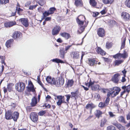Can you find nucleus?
Returning <instances> with one entry per match:
<instances>
[{"mask_svg":"<svg viewBox=\"0 0 130 130\" xmlns=\"http://www.w3.org/2000/svg\"><path fill=\"white\" fill-rule=\"evenodd\" d=\"M38 83L44 89H45V88L44 87L43 84H42V82L40 81L39 78H38Z\"/></svg>","mask_w":130,"mask_h":130,"instance_id":"49","label":"nucleus"},{"mask_svg":"<svg viewBox=\"0 0 130 130\" xmlns=\"http://www.w3.org/2000/svg\"><path fill=\"white\" fill-rule=\"evenodd\" d=\"M90 4L93 6H95L96 4L95 0H90Z\"/></svg>","mask_w":130,"mask_h":130,"instance_id":"38","label":"nucleus"},{"mask_svg":"<svg viewBox=\"0 0 130 130\" xmlns=\"http://www.w3.org/2000/svg\"><path fill=\"white\" fill-rule=\"evenodd\" d=\"M27 90L29 92L32 91L33 92H35V89H34V86L32 82L30 81H28V85L27 87Z\"/></svg>","mask_w":130,"mask_h":130,"instance_id":"7","label":"nucleus"},{"mask_svg":"<svg viewBox=\"0 0 130 130\" xmlns=\"http://www.w3.org/2000/svg\"><path fill=\"white\" fill-rule=\"evenodd\" d=\"M94 82H92L90 80V82H89L88 87H91V88L92 86H93L94 85Z\"/></svg>","mask_w":130,"mask_h":130,"instance_id":"55","label":"nucleus"},{"mask_svg":"<svg viewBox=\"0 0 130 130\" xmlns=\"http://www.w3.org/2000/svg\"><path fill=\"white\" fill-rule=\"evenodd\" d=\"M60 50L61 53L62 54V55L61 56V57L62 58H64V55L65 54V52H63V53L62 52H61V50Z\"/></svg>","mask_w":130,"mask_h":130,"instance_id":"61","label":"nucleus"},{"mask_svg":"<svg viewBox=\"0 0 130 130\" xmlns=\"http://www.w3.org/2000/svg\"><path fill=\"white\" fill-rule=\"evenodd\" d=\"M19 21L21 22L23 24H28V20L26 18H21L19 19Z\"/></svg>","mask_w":130,"mask_h":130,"instance_id":"23","label":"nucleus"},{"mask_svg":"<svg viewBox=\"0 0 130 130\" xmlns=\"http://www.w3.org/2000/svg\"><path fill=\"white\" fill-rule=\"evenodd\" d=\"M112 46V44L111 43L109 42L107 43L106 45V47L108 49L110 48Z\"/></svg>","mask_w":130,"mask_h":130,"instance_id":"39","label":"nucleus"},{"mask_svg":"<svg viewBox=\"0 0 130 130\" xmlns=\"http://www.w3.org/2000/svg\"><path fill=\"white\" fill-rule=\"evenodd\" d=\"M46 113V112L45 111H41L39 112L38 113V115L40 116H42L43 115Z\"/></svg>","mask_w":130,"mask_h":130,"instance_id":"52","label":"nucleus"},{"mask_svg":"<svg viewBox=\"0 0 130 130\" xmlns=\"http://www.w3.org/2000/svg\"><path fill=\"white\" fill-rule=\"evenodd\" d=\"M16 24V23L15 22H5L4 24Z\"/></svg>","mask_w":130,"mask_h":130,"instance_id":"51","label":"nucleus"},{"mask_svg":"<svg viewBox=\"0 0 130 130\" xmlns=\"http://www.w3.org/2000/svg\"><path fill=\"white\" fill-rule=\"evenodd\" d=\"M55 10L56 8L53 7L50 8L48 11L49 12V14H51L54 13V11Z\"/></svg>","mask_w":130,"mask_h":130,"instance_id":"36","label":"nucleus"},{"mask_svg":"<svg viewBox=\"0 0 130 130\" xmlns=\"http://www.w3.org/2000/svg\"><path fill=\"white\" fill-rule=\"evenodd\" d=\"M112 79V81L115 83H117L119 81L118 78H115V77H113Z\"/></svg>","mask_w":130,"mask_h":130,"instance_id":"53","label":"nucleus"},{"mask_svg":"<svg viewBox=\"0 0 130 130\" xmlns=\"http://www.w3.org/2000/svg\"><path fill=\"white\" fill-rule=\"evenodd\" d=\"M102 112L99 110H96L94 112L95 115L98 119H99L100 117L102 116Z\"/></svg>","mask_w":130,"mask_h":130,"instance_id":"19","label":"nucleus"},{"mask_svg":"<svg viewBox=\"0 0 130 130\" xmlns=\"http://www.w3.org/2000/svg\"><path fill=\"white\" fill-rule=\"evenodd\" d=\"M37 6H38V5L30 6L29 8V9L30 10H32L33 9L35 8Z\"/></svg>","mask_w":130,"mask_h":130,"instance_id":"57","label":"nucleus"},{"mask_svg":"<svg viewBox=\"0 0 130 130\" xmlns=\"http://www.w3.org/2000/svg\"><path fill=\"white\" fill-rule=\"evenodd\" d=\"M77 19L78 20H81L84 21L85 19V17L83 15H79Z\"/></svg>","mask_w":130,"mask_h":130,"instance_id":"37","label":"nucleus"},{"mask_svg":"<svg viewBox=\"0 0 130 130\" xmlns=\"http://www.w3.org/2000/svg\"><path fill=\"white\" fill-rule=\"evenodd\" d=\"M65 96L67 98L66 101L68 102L70 98V95L69 94H67L65 95Z\"/></svg>","mask_w":130,"mask_h":130,"instance_id":"58","label":"nucleus"},{"mask_svg":"<svg viewBox=\"0 0 130 130\" xmlns=\"http://www.w3.org/2000/svg\"><path fill=\"white\" fill-rule=\"evenodd\" d=\"M16 10L18 11V13L19 14V15H20V13L19 12L20 11H22V9H21L20 8H16Z\"/></svg>","mask_w":130,"mask_h":130,"instance_id":"62","label":"nucleus"},{"mask_svg":"<svg viewBox=\"0 0 130 130\" xmlns=\"http://www.w3.org/2000/svg\"><path fill=\"white\" fill-rule=\"evenodd\" d=\"M76 21L77 23L79 24H83L84 21L81 20H78L77 19H76Z\"/></svg>","mask_w":130,"mask_h":130,"instance_id":"47","label":"nucleus"},{"mask_svg":"<svg viewBox=\"0 0 130 130\" xmlns=\"http://www.w3.org/2000/svg\"><path fill=\"white\" fill-rule=\"evenodd\" d=\"M53 62H56L57 63H63V61L58 58L53 59L52 60Z\"/></svg>","mask_w":130,"mask_h":130,"instance_id":"30","label":"nucleus"},{"mask_svg":"<svg viewBox=\"0 0 130 130\" xmlns=\"http://www.w3.org/2000/svg\"><path fill=\"white\" fill-rule=\"evenodd\" d=\"M128 56V54L125 51H124L123 53H118L113 56V57L115 59H120L122 58L123 59H125Z\"/></svg>","mask_w":130,"mask_h":130,"instance_id":"3","label":"nucleus"},{"mask_svg":"<svg viewBox=\"0 0 130 130\" xmlns=\"http://www.w3.org/2000/svg\"><path fill=\"white\" fill-rule=\"evenodd\" d=\"M65 38L66 39H68L71 37V36L69 34L65 32V37H63Z\"/></svg>","mask_w":130,"mask_h":130,"instance_id":"41","label":"nucleus"},{"mask_svg":"<svg viewBox=\"0 0 130 130\" xmlns=\"http://www.w3.org/2000/svg\"><path fill=\"white\" fill-rule=\"evenodd\" d=\"M120 75L119 73H117L115 74L113 77H115V78H118V77Z\"/></svg>","mask_w":130,"mask_h":130,"instance_id":"63","label":"nucleus"},{"mask_svg":"<svg viewBox=\"0 0 130 130\" xmlns=\"http://www.w3.org/2000/svg\"><path fill=\"white\" fill-rule=\"evenodd\" d=\"M112 124L116 126L119 130H125V127L119 123H113Z\"/></svg>","mask_w":130,"mask_h":130,"instance_id":"14","label":"nucleus"},{"mask_svg":"<svg viewBox=\"0 0 130 130\" xmlns=\"http://www.w3.org/2000/svg\"><path fill=\"white\" fill-rule=\"evenodd\" d=\"M111 91H109L107 93V97L104 103L106 106L108 105L110 100L109 97L111 96L113 98L117 95L121 90L120 88L117 87H115L110 89Z\"/></svg>","mask_w":130,"mask_h":130,"instance_id":"1","label":"nucleus"},{"mask_svg":"<svg viewBox=\"0 0 130 130\" xmlns=\"http://www.w3.org/2000/svg\"><path fill=\"white\" fill-rule=\"evenodd\" d=\"M57 98L58 99V101L57 102V104L60 107L62 104L64 103V96L59 95L57 96Z\"/></svg>","mask_w":130,"mask_h":130,"instance_id":"5","label":"nucleus"},{"mask_svg":"<svg viewBox=\"0 0 130 130\" xmlns=\"http://www.w3.org/2000/svg\"><path fill=\"white\" fill-rule=\"evenodd\" d=\"M79 28L78 30V32L80 34L84 31L85 27L84 25H79Z\"/></svg>","mask_w":130,"mask_h":130,"instance_id":"25","label":"nucleus"},{"mask_svg":"<svg viewBox=\"0 0 130 130\" xmlns=\"http://www.w3.org/2000/svg\"><path fill=\"white\" fill-rule=\"evenodd\" d=\"M105 106H106L104 103L102 102H100L99 105V106L101 108H103L105 107Z\"/></svg>","mask_w":130,"mask_h":130,"instance_id":"46","label":"nucleus"},{"mask_svg":"<svg viewBox=\"0 0 130 130\" xmlns=\"http://www.w3.org/2000/svg\"><path fill=\"white\" fill-rule=\"evenodd\" d=\"M95 106L93 104H87L86 106V108L87 109H92L95 107Z\"/></svg>","mask_w":130,"mask_h":130,"instance_id":"26","label":"nucleus"},{"mask_svg":"<svg viewBox=\"0 0 130 130\" xmlns=\"http://www.w3.org/2000/svg\"><path fill=\"white\" fill-rule=\"evenodd\" d=\"M99 14V13L97 12H94L93 13V16L94 17H96Z\"/></svg>","mask_w":130,"mask_h":130,"instance_id":"59","label":"nucleus"},{"mask_svg":"<svg viewBox=\"0 0 130 130\" xmlns=\"http://www.w3.org/2000/svg\"><path fill=\"white\" fill-rule=\"evenodd\" d=\"M7 88L8 91L10 92L12 90V84H9L7 85Z\"/></svg>","mask_w":130,"mask_h":130,"instance_id":"40","label":"nucleus"},{"mask_svg":"<svg viewBox=\"0 0 130 130\" xmlns=\"http://www.w3.org/2000/svg\"><path fill=\"white\" fill-rule=\"evenodd\" d=\"M107 130H116V129L115 126L111 125L107 127Z\"/></svg>","mask_w":130,"mask_h":130,"instance_id":"34","label":"nucleus"},{"mask_svg":"<svg viewBox=\"0 0 130 130\" xmlns=\"http://www.w3.org/2000/svg\"><path fill=\"white\" fill-rule=\"evenodd\" d=\"M51 14H49V12L47 11H45L43 13V15L44 17H46L47 16Z\"/></svg>","mask_w":130,"mask_h":130,"instance_id":"50","label":"nucleus"},{"mask_svg":"<svg viewBox=\"0 0 130 130\" xmlns=\"http://www.w3.org/2000/svg\"><path fill=\"white\" fill-rule=\"evenodd\" d=\"M74 83L73 79L68 80L67 83V87L69 88L72 87Z\"/></svg>","mask_w":130,"mask_h":130,"instance_id":"22","label":"nucleus"},{"mask_svg":"<svg viewBox=\"0 0 130 130\" xmlns=\"http://www.w3.org/2000/svg\"><path fill=\"white\" fill-rule=\"evenodd\" d=\"M75 4L77 6H82L83 5V3L81 0H75Z\"/></svg>","mask_w":130,"mask_h":130,"instance_id":"24","label":"nucleus"},{"mask_svg":"<svg viewBox=\"0 0 130 130\" xmlns=\"http://www.w3.org/2000/svg\"><path fill=\"white\" fill-rule=\"evenodd\" d=\"M25 84L22 82L17 83L15 85V88L18 92H22L24 90Z\"/></svg>","mask_w":130,"mask_h":130,"instance_id":"4","label":"nucleus"},{"mask_svg":"<svg viewBox=\"0 0 130 130\" xmlns=\"http://www.w3.org/2000/svg\"><path fill=\"white\" fill-rule=\"evenodd\" d=\"M97 34L99 37H103L105 35L104 29L102 28L98 29L97 30Z\"/></svg>","mask_w":130,"mask_h":130,"instance_id":"10","label":"nucleus"},{"mask_svg":"<svg viewBox=\"0 0 130 130\" xmlns=\"http://www.w3.org/2000/svg\"><path fill=\"white\" fill-rule=\"evenodd\" d=\"M22 37V34L21 32L15 31L14 32L13 34L12 37L14 39L17 38H20Z\"/></svg>","mask_w":130,"mask_h":130,"instance_id":"9","label":"nucleus"},{"mask_svg":"<svg viewBox=\"0 0 130 130\" xmlns=\"http://www.w3.org/2000/svg\"><path fill=\"white\" fill-rule=\"evenodd\" d=\"M119 121L120 122L123 123L125 124L127 123V122L125 121L124 117L122 116H121L118 118Z\"/></svg>","mask_w":130,"mask_h":130,"instance_id":"32","label":"nucleus"},{"mask_svg":"<svg viewBox=\"0 0 130 130\" xmlns=\"http://www.w3.org/2000/svg\"><path fill=\"white\" fill-rule=\"evenodd\" d=\"M75 45L73 43L71 45H68L67 46H66L65 47V51H68L70 48V47L72 46L73 45Z\"/></svg>","mask_w":130,"mask_h":130,"instance_id":"48","label":"nucleus"},{"mask_svg":"<svg viewBox=\"0 0 130 130\" xmlns=\"http://www.w3.org/2000/svg\"><path fill=\"white\" fill-rule=\"evenodd\" d=\"M113 2V1H109V0H103V2L105 4H107L109 3L111 4Z\"/></svg>","mask_w":130,"mask_h":130,"instance_id":"45","label":"nucleus"},{"mask_svg":"<svg viewBox=\"0 0 130 130\" xmlns=\"http://www.w3.org/2000/svg\"><path fill=\"white\" fill-rule=\"evenodd\" d=\"M12 115V118L14 121H16L19 117V113L17 112H15Z\"/></svg>","mask_w":130,"mask_h":130,"instance_id":"18","label":"nucleus"},{"mask_svg":"<svg viewBox=\"0 0 130 130\" xmlns=\"http://www.w3.org/2000/svg\"><path fill=\"white\" fill-rule=\"evenodd\" d=\"M122 40H123V41L122 42L121 49L123 48L124 47L125 44L126 39L125 38H122Z\"/></svg>","mask_w":130,"mask_h":130,"instance_id":"35","label":"nucleus"},{"mask_svg":"<svg viewBox=\"0 0 130 130\" xmlns=\"http://www.w3.org/2000/svg\"><path fill=\"white\" fill-rule=\"evenodd\" d=\"M61 28L59 26L56 25L53 29L52 34L54 36L58 35L60 30Z\"/></svg>","mask_w":130,"mask_h":130,"instance_id":"6","label":"nucleus"},{"mask_svg":"<svg viewBox=\"0 0 130 130\" xmlns=\"http://www.w3.org/2000/svg\"><path fill=\"white\" fill-rule=\"evenodd\" d=\"M9 2L8 0H0V3L2 4H4Z\"/></svg>","mask_w":130,"mask_h":130,"instance_id":"44","label":"nucleus"},{"mask_svg":"<svg viewBox=\"0 0 130 130\" xmlns=\"http://www.w3.org/2000/svg\"><path fill=\"white\" fill-rule=\"evenodd\" d=\"M0 58L2 60V64L4 63V64L5 63L4 62V60L5 59L4 57L2 56H0Z\"/></svg>","mask_w":130,"mask_h":130,"instance_id":"56","label":"nucleus"},{"mask_svg":"<svg viewBox=\"0 0 130 130\" xmlns=\"http://www.w3.org/2000/svg\"><path fill=\"white\" fill-rule=\"evenodd\" d=\"M57 41L59 43H61L62 42V39L60 38H59L57 40Z\"/></svg>","mask_w":130,"mask_h":130,"instance_id":"64","label":"nucleus"},{"mask_svg":"<svg viewBox=\"0 0 130 130\" xmlns=\"http://www.w3.org/2000/svg\"><path fill=\"white\" fill-rule=\"evenodd\" d=\"M126 118L127 120H129V122L125 126L127 127H129L130 126V113L129 112L128 114L126 115Z\"/></svg>","mask_w":130,"mask_h":130,"instance_id":"31","label":"nucleus"},{"mask_svg":"<svg viewBox=\"0 0 130 130\" xmlns=\"http://www.w3.org/2000/svg\"><path fill=\"white\" fill-rule=\"evenodd\" d=\"M88 63L89 65L93 66L94 65L95 63L97 64V62L95 63V60L94 59H88Z\"/></svg>","mask_w":130,"mask_h":130,"instance_id":"17","label":"nucleus"},{"mask_svg":"<svg viewBox=\"0 0 130 130\" xmlns=\"http://www.w3.org/2000/svg\"><path fill=\"white\" fill-rule=\"evenodd\" d=\"M13 41V39H11L7 40L6 43V45L8 48H9L11 47V44Z\"/></svg>","mask_w":130,"mask_h":130,"instance_id":"21","label":"nucleus"},{"mask_svg":"<svg viewBox=\"0 0 130 130\" xmlns=\"http://www.w3.org/2000/svg\"><path fill=\"white\" fill-rule=\"evenodd\" d=\"M100 86L98 85H94L93 86H92L91 88L92 90H98L99 89Z\"/></svg>","mask_w":130,"mask_h":130,"instance_id":"29","label":"nucleus"},{"mask_svg":"<svg viewBox=\"0 0 130 130\" xmlns=\"http://www.w3.org/2000/svg\"><path fill=\"white\" fill-rule=\"evenodd\" d=\"M105 8L101 12V13L102 14H105L106 12L105 11Z\"/></svg>","mask_w":130,"mask_h":130,"instance_id":"60","label":"nucleus"},{"mask_svg":"<svg viewBox=\"0 0 130 130\" xmlns=\"http://www.w3.org/2000/svg\"><path fill=\"white\" fill-rule=\"evenodd\" d=\"M71 57L74 59H77L79 58V54L77 52L74 51L71 52Z\"/></svg>","mask_w":130,"mask_h":130,"instance_id":"13","label":"nucleus"},{"mask_svg":"<svg viewBox=\"0 0 130 130\" xmlns=\"http://www.w3.org/2000/svg\"><path fill=\"white\" fill-rule=\"evenodd\" d=\"M125 5L130 8V0H126L125 2Z\"/></svg>","mask_w":130,"mask_h":130,"instance_id":"42","label":"nucleus"},{"mask_svg":"<svg viewBox=\"0 0 130 130\" xmlns=\"http://www.w3.org/2000/svg\"><path fill=\"white\" fill-rule=\"evenodd\" d=\"M30 118L34 122H36L38 120V116L34 112H32L30 115Z\"/></svg>","mask_w":130,"mask_h":130,"instance_id":"8","label":"nucleus"},{"mask_svg":"<svg viewBox=\"0 0 130 130\" xmlns=\"http://www.w3.org/2000/svg\"><path fill=\"white\" fill-rule=\"evenodd\" d=\"M46 80L48 84L54 85V82L55 81V78L48 76L47 77Z\"/></svg>","mask_w":130,"mask_h":130,"instance_id":"12","label":"nucleus"},{"mask_svg":"<svg viewBox=\"0 0 130 130\" xmlns=\"http://www.w3.org/2000/svg\"><path fill=\"white\" fill-rule=\"evenodd\" d=\"M122 88L124 89L126 92L128 93L130 91V85H128L126 87H123Z\"/></svg>","mask_w":130,"mask_h":130,"instance_id":"33","label":"nucleus"},{"mask_svg":"<svg viewBox=\"0 0 130 130\" xmlns=\"http://www.w3.org/2000/svg\"><path fill=\"white\" fill-rule=\"evenodd\" d=\"M37 103V98L35 97H34L31 99V102L30 103L31 106L33 107L36 106Z\"/></svg>","mask_w":130,"mask_h":130,"instance_id":"20","label":"nucleus"},{"mask_svg":"<svg viewBox=\"0 0 130 130\" xmlns=\"http://www.w3.org/2000/svg\"><path fill=\"white\" fill-rule=\"evenodd\" d=\"M96 51L98 54H100L102 55H105V52L100 47H97L96 48Z\"/></svg>","mask_w":130,"mask_h":130,"instance_id":"16","label":"nucleus"},{"mask_svg":"<svg viewBox=\"0 0 130 130\" xmlns=\"http://www.w3.org/2000/svg\"><path fill=\"white\" fill-rule=\"evenodd\" d=\"M78 93V91H77L75 92H72L71 93V95H72V97H75L77 96V94Z\"/></svg>","mask_w":130,"mask_h":130,"instance_id":"43","label":"nucleus"},{"mask_svg":"<svg viewBox=\"0 0 130 130\" xmlns=\"http://www.w3.org/2000/svg\"><path fill=\"white\" fill-rule=\"evenodd\" d=\"M107 121L106 119L105 118H104L101 120V122L100 124L101 127H103L106 124Z\"/></svg>","mask_w":130,"mask_h":130,"instance_id":"27","label":"nucleus"},{"mask_svg":"<svg viewBox=\"0 0 130 130\" xmlns=\"http://www.w3.org/2000/svg\"><path fill=\"white\" fill-rule=\"evenodd\" d=\"M123 61L124 60L122 59L120 60H116L114 61V63L115 64V66H118L123 62Z\"/></svg>","mask_w":130,"mask_h":130,"instance_id":"28","label":"nucleus"},{"mask_svg":"<svg viewBox=\"0 0 130 130\" xmlns=\"http://www.w3.org/2000/svg\"><path fill=\"white\" fill-rule=\"evenodd\" d=\"M108 114L110 117H113L115 116V115L111 112H109Z\"/></svg>","mask_w":130,"mask_h":130,"instance_id":"54","label":"nucleus"},{"mask_svg":"<svg viewBox=\"0 0 130 130\" xmlns=\"http://www.w3.org/2000/svg\"><path fill=\"white\" fill-rule=\"evenodd\" d=\"M12 111L11 110H8V112L6 113L5 117L7 120L10 119H12Z\"/></svg>","mask_w":130,"mask_h":130,"instance_id":"15","label":"nucleus"},{"mask_svg":"<svg viewBox=\"0 0 130 130\" xmlns=\"http://www.w3.org/2000/svg\"><path fill=\"white\" fill-rule=\"evenodd\" d=\"M64 82V79L62 76H60L56 79L54 85L57 87H59L63 85Z\"/></svg>","mask_w":130,"mask_h":130,"instance_id":"2","label":"nucleus"},{"mask_svg":"<svg viewBox=\"0 0 130 130\" xmlns=\"http://www.w3.org/2000/svg\"><path fill=\"white\" fill-rule=\"evenodd\" d=\"M121 17L125 21H128L130 19V15L126 12H122V13Z\"/></svg>","mask_w":130,"mask_h":130,"instance_id":"11","label":"nucleus"}]
</instances>
